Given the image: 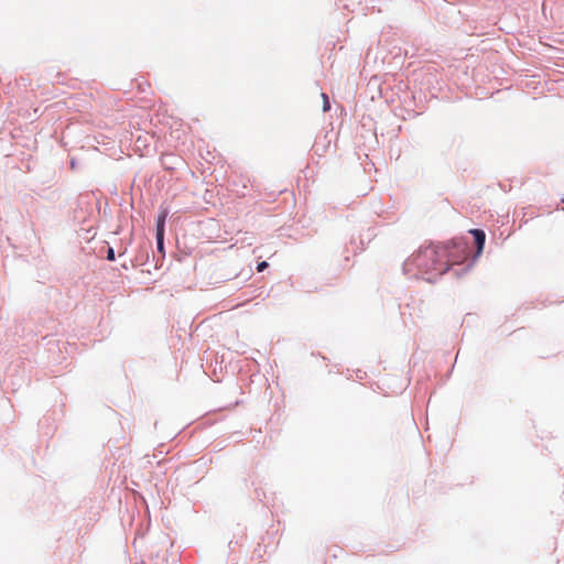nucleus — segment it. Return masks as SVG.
I'll return each mask as SVG.
<instances>
[{"label": "nucleus", "mask_w": 564, "mask_h": 564, "mask_svg": "<svg viewBox=\"0 0 564 564\" xmlns=\"http://www.w3.org/2000/svg\"><path fill=\"white\" fill-rule=\"evenodd\" d=\"M469 232L474 236L475 242L477 245V253H481L485 245L486 235L481 229H471Z\"/></svg>", "instance_id": "nucleus-1"}, {"label": "nucleus", "mask_w": 564, "mask_h": 564, "mask_svg": "<svg viewBox=\"0 0 564 564\" xmlns=\"http://www.w3.org/2000/svg\"><path fill=\"white\" fill-rule=\"evenodd\" d=\"M167 216H169V210L166 208H164L160 212L158 221H156V236L164 237V226H165Z\"/></svg>", "instance_id": "nucleus-2"}, {"label": "nucleus", "mask_w": 564, "mask_h": 564, "mask_svg": "<svg viewBox=\"0 0 564 564\" xmlns=\"http://www.w3.org/2000/svg\"><path fill=\"white\" fill-rule=\"evenodd\" d=\"M436 250L434 248H426L424 249L422 252H420L417 256H416V260H420L421 257H424V258H434L436 256Z\"/></svg>", "instance_id": "nucleus-3"}, {"label": "nucleus", "mask_w": 564, "mask_h": 564, "mask_svg": "<svg viewBox=\"0 0 564 564\" xmlns=\"http://www.w3.org/2000/svg\"><path fill=\"white\" fill-rule=\"evenodd\" d=\"M322 98H323V110L328 111L330 109L328 96L326 94H322Z\"/></svg>", "instance_id": "nucleus-4"}, {"label": "nucleus", "mask_w": 564, "mask_h": 564, "mask_svg": "<svg viewBox=\"0 0 564 564\" xmlns=\"http://www.w3.org/2000/svg\"><path fill=\"white\" fill-rule=\"evenodd\" d=\"M328 147H329V141H327V142L323 145V148H322V149H319L318 144H316V153H317L318 155H323V154L327 151Z\"/></svg>", "instance_id": "nucleus-5"}, {"label": "nucleus", "mask_w": 564, "mask_h": 564, "mask_svg": "<svg viewBox=\"0 0 564 564\" xmlns=\"http://www.w3.org/2000/svg\"><path fill=\"white\" fill-rule=\"evenodd\" d=\"M267 268H268V262L262 261V262H260V263L257 265V271H258V272H262V271H263L264 269H267Z\"/></svg>", "instance_id": "nucleus-6"}, {"label": "nucleus", "mask_w": 564, "mask_h": 564, "mask_svg": "<svg viewBox=\"0 0 564 564\" xmlns=\"http://www.w3.org/2000/svg\"><path fill=\"white\" fill-rule=\"evenodd\" d=\"M107 259H108L109 261H113V260H115V251H113V249H112V248H109V249H108V252H107Z\"/></svg>", "instance_id": "nucleus-7"}, {"label": "nucleus", "mask_w": 564, "mask_h": 564, "mask_svg": "<svg viewBox=\"0 0 564 564\" xmlns=\"http://www.w3.org/2000/svg\"><path fill=\"white\" fill-rule=\"evenodd\" d=\"M156 242H158V249L160 251H162L163 250V237L156 236Z\"/></svg>", "instance_id": "nucleus-8"}, {"label": "nucleus", "mask_w": 564, "mask_h": 564, "mask_svg": "<svg viewBox=\"0 0 564 564\" xmlns=\"http://www.w3.org/2000/svg\"><path fill=\"white\" fill-rule=\"evenodd\" d=\"M562 203H564V197L562 198Z\"/></svg>", "instance_id": "nucleus-9"}]
</instances>
